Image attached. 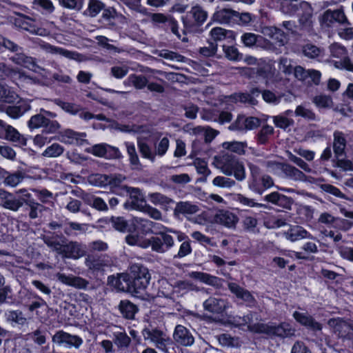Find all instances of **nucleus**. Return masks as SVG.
<instances>
[{
	"instance_id": "63",
	"label": "nucleus",
	"mask_w": 353,
	"mask_h": 353,
	"mask_svg": "<svg viewBox=\"0 0 353 353\" xmlns=\"http://www.w3.org/2000/svg\"><path fill=\"white\" fill-rule=\"evenodd\" d=\"M85 265L90 270L93 271H99L104 266L103 261L100 259H95L91 256H88L85 259Z\"/></svg>"
},
{
	"instance_id": "1",
	"label": "nucleus",
	"mask_w": 353,
	"mask_h": 353,
	"mask_svg": "<svg viewBox=\"0 0 353 353\" xmlns=\"http://www.w3.org/2000/svg\"><path fill=\"white\" fill-rule=\"evenodd\" d=\"M252 314H248L243 317L236 316L232 321L236 326L247 325L248 329L255 333H265L281 338L290 337L294 335L295 329L289 323H282L278 325L264 323L252 324Z\"/></svg>"
},
{
	"instance_id": "47",
	"label": "nucleus",
	"mask_w": 353,
	"mask_h": 353,
	"mask_svg": "<svg viewBox=\"0 0 353 353\" xmlns=\"http://www.w3.org/2000/svg\"><path fill=\"white\" fill-rule=\"evenodd\" d=\"M24 203L29 208V217L32 219L38 218L45 208L43 205L36 202L34 199H24Z\"/></svg>"
},
{
	"instance_id": "17",
	"label": "nucleus",
	"mask_w": 353,
	"mask_h": 353,
	"mask_svg": "<svg viewBox=\"0 0 353 353\" xmlns=\"http://www.w3.org/2000/svg\"><path fill=\"white\" fill-rule=\"evenodd\" d=\"M200 211L199 205L191 201H179L176 203L174 210V214L176 216L181 215L185 216L187 219L191 220L193 215Z\"/></svg>"
},
{
	"instance_id": "60",
	"label": "nucleus",
	"mask_w": 353,
	"mask_h": 353,
	"mask_svg": "<svg viewBox=\"0 0 353 353\" xmlns=\"http://www.w3.org/2000/svg\"><path fill=\"white\" fill-rule=\"evenodd\" d=\"M16 23L21 28L30 33L32 32L34 27L35 26L33 20L22 14L19 15V18L16 21Z\"/></svg>"
},
{
	"instance_id": "42",
	"label": "nucleus",
	"mask_w": 353,
	"mask_h": 353,
	"mask_svg": "<svg viewBox=\"0 0 353 353\" xmlns=\"http://www.w3.org/2000/svg\"><path fill=\"white\" fill-rule=\"evenodd\" d=\"M283 176L287 177L294 181H305V175L303 172L297 169L296 168L288 164H285Z\"/></svg>"
},
{
	"instance_id": "24",
	"label": "nucleus",
	"mask_w": 353,
	"mask_h": 353,
	"mask_svg": "<svg viewBox=\"0 0 353 353\" xmlns=\"http://www.w3.org/2000/svg\"><path fill=\"white\" fill-rule=\"evenodd\" d=\"M63 258L78 259L85 254V247L77 242L71 241L65 244L63 248Z\"/></svg>"
},
{
	"instance_id": "45",
	"label": "nucleus",
	"mask_w": 353,
	"mask_h": 353,
	"mask_svg": "<svg viewBox=\"0 0 353 353\" xmlns=\"http://www.w3.org/2000/svg\"><path fill=\"white\" fill-rule=\"evenodd\" d=\"M234 200L246 207L268 208L265 204L257 203L254 199L248 198L242 194H236Z\"/></svg>"
},
{
	"instance_id": "55",
	"label": "nucleus",
	"mask_w": 353,
	"mask_h": 353,
	"mask_svg": "<svg viewBox=\"0 0 353 353\" xmlns=\"http://www.w3.org/2000/svg\"><path fill=\"white\" fill-rule=\"evenodd\" d=\"M303 54L310 59H315L322 55L323 50L317 46L308 43L303 47Z\"/></svg>"
},
{
	"instance_id": "9",
	"label": "nucleus",
	"mask_w": 353,
	"mask_h": 353,
	"mask_svg": "<svg viewBox=\"0 0 353 353\" xmlns=\"http://www.w3.org/2000/svg\"><path fill=\"white\" fill-rule=\"evenodd\" d=\"M33 42L34 43H35V45L39 46L41 50H43L46 52L50 53L52 54L60 55L66 59L78 61L81 59V54H79L77 52L68 50L61 47L52 46L50 43H46L42 41L41 39L37 38L34 39Z\"/></svg>"
},
{
	"instance_id": "31",
	"label": "nucleus",
	"mask_w": 353,
	"mask_h": 353,
	"mask_svg": "<svg viewBox=\"0 0 353 353\" xmlns=\"http://www.w3.org/2000/svg\"><path fill=\"white\" fill-rule=\"evenodd\" d=\"M239 13L230 9H221L216 12L212 16L214 21L222 23L227 24L232 22L235 18H237Z\"/></svg>"
},
{
	"instance_id": "61",
	"label": "nucleus",
	"mask_w": 353,
	"mask_h": 353,
	"mask_svg": "<svg viewBox=\"0 0 353 353\" xmlns=\"http://www.w3.org/2000/svg\"><path fill=\"white\" fill-rule=\"evenodd\" d=\"M110 223L116 230L121 232H125L126 231L128 223L123 217L112 216L110 220Z\"/></svg>"
},
{
	"instance_id": "57",
	"label": "nucleus",
	"mask_w": 353,
	"mask_h": 353,
	"mask_svg": "<svg viewBox=\"0 0 353 353\" xmlns=\"http://www.w3.org/2000/svg\"><path fill=\"white\" fill-rule=\"evenodd\" d=\"M212 184L213 185L219 188L230 189L234 187L236 183L233 179L230 178L223 176H218L213 179Z\"/></svg>"
},
{
	"instance_id": "29",
	"label": "nucleus",
	"mask_w": 353,
	"mask_h": 353,
	"mask_svg": "<svg viewBox=\"0 0 353 353\" xmlns=\"http://www.w3.org/2000/svg\"><path fill=\"white\" fill-rule=\"evenodd\" d=\"M190 278L199 281L200 282L212 285L213 287H219L221 284V279L212 276L210 274L201 272H191L188 273Z\"/></svg>"
},
{
	"instance_id": "50",
	"label": "nucleus",
	"mask_w": 353,
	"mask_h": 353,
	"mask_svg": "<svg viewBox=\"0 0 353 353\" xmlns=\"http://www.w3.org/2000/svg\"><path fill=\"white\" fill-rule=\"evenodd\" d=\"M0 73L2 76L10 77L13 79H26V77L20 70L11 68L3 63H0Z\"/></svg>"
},
{
	"instance_id": "28",
	"label": "nucleus",
	"mask_w": 353,
	"mask_h": 353,
	"mask_svg": "<svg viewBox=\"0 0 353 353\" xmlns=\"http://www.w3.org/2000/svg\"><path fill=\"white\" fill-rule=\"evenodd\" d=\"M85 134L83 132L66 130L61 134L59 140L65 144L81 145L85 141Z\"/></svg>"
},
{
	"instance_id": "13",
	"label": "nucleus",
	"mask_w": 353,
	"mask_h": 353,
	"mask_svg": "<svg viewBox=\"0 0 353 353\" xmlns=\"http://www.w3.org/2000/svg\"><path fill=\"white\" fill-rule=\"evenodd\" d=\"M204 310L213 314H222L231 307L227 299L210 296L203 303Z\"/></svg>"
},
{
	"instance_id": "62",
	"label": "nucleus",
	"mask_w": 353,
	"mask_h": 353,
	"mask_svg": "<svg viewBox=\"0 0 353 353\" xmlns=\"http://www.w3.org/2000/svg\"><path fill=\"white\" fill-rule=\"evenodd\" d=\"M302 6L305 9V13L301 17L300 23L304 26H310L312 23V9L306 2H303Z\"/></svg>"
},
{
	"instance_id": "34",
	"label": "nucleus",
	"mask_w": 353,
	"mask_h": 353,
	"mask_svg": "<svg viewBox=\"0 0 353 353\" xmlns=\"http://www.w3.org/2000/svg\"><path fill=\"white\" fill-rule=\"evenodd\" d=\"M137 146L143 158L147 159L151 162H154L155 161V152L152 151V148L145 141V138L141 134L137 137Z\"/></svg>"
},
{
	"instance_id": "27",
	"label": "nucleus",
	"mask_w": 353,
	"mask_h": 353,
	"mask_svg": "<svg viewBox=\"0 0 353 353\" xmlns=\"http://www.w3.org/2000/svg\"><path fill=\"white\" fill-rule=\"evenodd\" d=\"M228 286L232 294H234L238 299L245 302L248 306H253L254 305L255 299L248 290L241 288L235 283H229Z\"/></svg>"
},
{
	"instance_id": "10",
	"label": "nucleus",
	"mask_w": 353,
	"mask_h": 353,
	"mask_svg": "<svg viewBox=\"0 0 353 353\" xmlns=\"http://www.w3.org/2000/svg\"><path fill=\"white\" fill-rule=\"evenodd\" d=\"M261 124L260 120L254 117H246L239 115L237 119L228 127L230 131H234L239 134H244L248 130H252Z\"/></svg>"
},
{
	"instance_id": "35",
	"label": "nucleus",
	"mask_w": 353,
	"mask_h": 353,
	"mask_svg": "<svg viewBox=\"0 0 353 353\" xmlns=\"http://www.w3.org/2000/svg\"><path fill=\"white\" fill-rule=\"evenodd\" d=\"M112 339L114 345L119 350L128 349L132 342L131 338L125 331L114 332L112 334Z\"/></svg>"
},
{
	"instance_id": "25",
	"label": "nucleus",
	"mask_w": 353,
	"mask_h": 353,
	"mask_svg": "<svg viewBox=\"0 0 353 353\" xmlns=\"http://www.w3.org/2000/svg\"><path fill=\"white\" fill-rule=\"evenodd\" d=\"M264 201L287 210H290L293 203L292 199L277 192H272L265 195Z\"/></svg>"
},
{
	"instance_id": "41",
	"label": "nucleus",
	"mask_w": 353,
	"mask_h": 353,
	"mask_svg": "<svg viewBox=\"0 0 353 353\" xmlns=\"http://www.w3.org/2000/svg\"><path fill=\"white\" fill-rule=\"evenodd\" d=\"M132 224L134 228L140 231L142 234H150L152 226V221L141 217H134L132 220Z\"/></svg>"
},
{
	"instance_id": "6",
	"label": "nucleus",
	"mask_w": 353,
	"mask_h": 353,
	"mask_svg": "<svg viewBox=\"0 0 353 353\" xmlns=\"http://www.w3.org/2000/svg\"><path fill=\"white\" fill-rule=\"evenodd\" d=\"M41 112H43L51 117H55L54 113L41 109V113L32 116L28 120L27 125L29 129L32 131L34 130L43 128V130L42 132L48 133L57 132L61 127L60 124L57 121L49 119L45 115L41 114Z\"/></svg>"
},
{
	"instance_id": "39",
	"label": "nucleus",
	"mask_w": 353,
	"mask_h": 353,
	"mask_svg": "<svg viewBox=\"0 0 353 353\" xmlns=\"http://www.w3.org/2000/svg\"><path fill=\"white\" fill-rule=\"evenodd\" d=\"M108 151H113L115 156L120 154L118 148L104 143L94 145L90 150L92 154L99 157H106Z\"/></svg>"
},
{
	"instance_id": "30",
	"label": "nucleus",
	"mask_w": 353,
	"mask_h": 353,
	"mask_svg": "<svg viewBox=\"0 0 353 353\" xmlns=\"http://www.w3.org/2000/svg\"><path fill=\"white\" fill-rule=\"evenodd\" d=\"M293 317L300 324L312 330H321L322 328L321 325L307 313L296 311L293 314Z\"/></svg>"
},
{
	"instance_id": "22",
	"label": "nucleus",
	"mask_w": 353,
	"mask_h": 353,
	"mask_svg": "<svg viewBox=\"0 0 353 353\" xmlns=\"http://www.w3.org/2000/svg\"><path fill=\"white\" fill-rule=\"evenodd\" d=\"M173 338L177 343L183 346H190L194 341L191 332L181 325H178L175 327Z\"/></svg>"
},
{
	"instance_id": "3",
	"label": "nucleus",
	"mask_w": 353,
	"mask_h": 353,
	"mask_svg": "<svg viewBox=\"0 0 353 353\" xmlns=\"http://www.w3.org/2000/svg\"><path fill=\"white\" fill-rule=\"evenodd\" d=\"M130 293L134 296L145 299L144 292L148 288L151 276L147 268L139 263L130 265Z\"/></svg>"
},
{
	"instance_id": "5",
	"label": "nucleus",
	"mask_w": 353,
	"mask_h": 353,
	"mask_svg": "<svg viewBox=\"0 0 353 353\" xmlns=\"http://www.w3.org/2000/svg\"><path fill=\"white\" fill-rule=\"evenodd\" d=\"M250 176L248 181V187L250 191L262 194L266 190L274 186L272 178L262 174L257 166L250 165Z\"/></svg>"
},
{
	"instance_id": "53",
	"label": "nucleus",
	"mask_w": 353,
	"mask_h": 353,
	"mask_svg": "<svg viewBox=\"0 0 353 353\" xmlns=\"http://www.w3.org/2000/svg\"><path fill=\"white\" fill-rule=\"evenodd\" d=\"M18 99V96L10 90V89L3 85L0 84V100L6 103H11Z\"/></svg>"
},
{
	"instance_id": "64",
	"label": "nucleus",
	"mask_w": 353,
	"mask_h": 353,
	"mask_svg": "<svg viewBox=\"0 0 353 353\" xmlns=\"http://www.w3.org/2000/svg\"><path fill=\"white\" fill-rule=\"evenodd\" d=\"M285 164L275 161H269L266 162V168L268 172L283 176V170Z\"/></svg>"
},
{
	"instance_id": "7",
	"label": "nucleus",
	"mask_w": 353,
	"mask_h": 353,
	"mask_svg": "<svg viewBox=\"0 0 353 353\" xmlns=\"http://www.w3.org/2000/svg\"><path fill=\"white\" fill-rule=\"evenodd\" d=\"M330 56L339 60L333 61L335 68L353 72V62L347 57V49L339 43H333L329 46Z\"/></svg>"
},
{
	"instance_id": "54",
	"label": "nucleus",
	"mask_w": 353,
	"mask_h": 353,
	"mask_svg": "<svg viewBox=\"0 0 353 353\" xmlns=\"http://www.w3.org/2000/svg\"><path fill=\"white\" fill-rule=\"evenodd\" d=\"M129 83L132 84L137 89H143L148 84L147 79L143 75L131 74L125 83Z\"/></svg>"
},
{
	"instance_id": "56",
	"label": "nucleus",
	"mask_w": 353,
	"mask_h": 353,
	"mask_svg": "<svg viewBox=\"0 0 353 353\" xmlns=\"http://www.w3.org/2000/svg\"><path fill=\"white\" fill-rule=\"evenodd\" d=\"M313 102L318 108H330L333 105L332 97L325 94L316 96Z\"/></svg>"
},
{
	"instance_id": "15",
	"label": "nucleus",
	"mask_w": 353,
	"mask_h": 353,
	"mask_svg": "<svg viewBox=\"0 0 353 353\" xmlns=\"http://www.w3.org/2000/svg\"><path fill=\"white\" fill-rule=\"evenodd\" d=\"M328 325L339 336L349 339L353 338L350 333L351 330L353 331V323L347 322L341 318H334L328 321Z\"/></svg>"
},
{
	"instance_id": "37",
	"label": "nucleus",
	"mask_w": 353,
	"mask_h": 353,
	"mask_svg": "<svg viewBox=\"0 0 353 353\" xmlns=\"http://www.w3.org/2000/svg\"><path fill=\"white\" fill-rule=\"evenodd\" d=\"M261 32L263 35L278 42L279 45L284 44L285 36L281 30L275 27L265 26L262 28Z\"/></svg>"
},
{
	"instance_id": "18",
	"label": "nucleus",
	"mask_w": 353,
	"mask_h": 353,
	"mask_svg": "<svg viewBox=\"0 0 353 353\" xmlns=\"http://www.w3.org/2000/svg\"><path fill=\"white\" fill-rule=\"evenodd\" d=\"M56 277L60 283L80 290H85L89 285V281L86 279L72 274L67 275L58 272L56 274Z\"/></svg>"
},
{
	"instance_id": "8",
	"label": "nucleus",
	"mask_w": 353,
	"mask_h": 353,
	"mask_svg": "<svg viewBox=\"0 0 353 353\" xmlns=\"http://www.w3.org/2000/svg\"><path fill=\"white\" fill-rule=\"evenodd\" d=\"M142 334L145 341H149L157 348L164 352H168V347L172 345V339L163 330L157 328H145Z\"/></svg>"
},
{
	"instance_id": "4",
	"label": "nucleus",
	"mask_w": 353,
	"mask_h": 353,
	"mask_svg": "<svg viewBox=\"0 0 353 353\" xmlns=\"http://www.w3.org/2000/svg\"><path fill=\"white\" fill-rule=\"evenodd\" d=\"M199 291H200V288L190 281L179 280L175 281L173 284L167 281H163L158 296L175 301L190 292Z\"/></svg>"
},
{
	"instance_id": "21",
	"label": "nucleus",
	"mask_w": 353,
	"mask_h": 353,
	"mask_svg": "<svg viewBox=\"0 0 353 353\" xmlns=\"http://www.w3.org/2000/svg\"><path fill=\"white\" fill-rule=\"evenodd\" d=\"M238 221V217L234 213L228 210H221L215 213L212 222L232 228L235 227Z\"/></svg>"
},
{
	"instance_id": "43",
	"label": "nucleus",
	"mask_w": 353,
	"mask_h": 353,
	"mask_svg": "<svg viewBox=\"0 0 353 353\" xmlns=\"http://www.w3.org/2000/svg\"><path fill=\"white\" fill-rule=\"evenodd\" d=\"M148 198L150 201L154 205H159L166 210L168 205L174 202L172 199L158 192L150 194Z\"/></svg>"
},
{
	"instance_id": "59",
	"label": "nucleus",
	"mask_w": 353,
	"mask_h": 353,
	"mask_svg": "<svg viewBox=\"0 0 353 353\" xmlns=\"http://www.w3.org/2000/svg\"><path fill=\"white\" fill-rule=\"evenodd\" d=\"M274 128L272 126L265 125L262 127L257 135V141L260 144H265L268 141L270 137L273 134Z\"/></svg>"
},
{
	"instance_id": "32",
	"label": "nucleus",
	"mask_w": 353,
	"mask_h": 353,
	"mask_svg": "<svg viewBox=\"0 0 353 353\" xmlns=\"http://www.w3.org/2000/svg\"><path fill=\"white\" fill-rule=\"evenodd\" d=\"M108 280L118 290L130 293L131 279L129 274H121L117 277L109 276Z\"/></svg>"
},
{
	"instance_id": "49",
	"label": "nucleus",
	"mask_w": 353,
	"mask_h": 353,
	"mask_svg": "<svg viewBox=\"0 0 353 353\" xmlns=\"http://www.w3.org/2000/svg\"><path fill=\"white\" fill-rule=\"evenodd\" d=\"M64 152V148L59 143H54L47 147L42 152V156L48 158H57Z\"/></svg>"
},
{
	"instance_id": "11",
	"label": "nucleus",
	"mask_w": 353,
	"mask_h": 353,
	"mask_svg": "<svg viewBox=\"0 0 353 353\" xmlns=\"http://www.w3.org/2000/svg\"><path fill=\"white\" fill-rule=\"evenodd\" d=\"M52 341L59 346L67 348L74 347L79 349L83 343L82 338L77 335H73L63 330L57 332L52 336Z\"/></svg>"
},
{
	"instance_id": "20",
	"label": "nucleus",
	"mask_w": 353,
	"mask_h": 353,
	"mask_svg": "<svg viewBox=\"0 0 353 353\" xmlns=\"http://www.w3.org/2000/svg\"><path fill=\"white\" fill-rule=\"evenodd\" d=\"M24 200L17 199L13 194L0 189V204L6 209L17 212L23 205Z\"/></svg>"
},
{
	"instance_id": "52",
	"label": "nucleus",
	"mask_w": 353,
	"mask_h": 353,
	"mask_svg": "<svg viewBox=\"0 0 353 353\" xmlns=\"http://www.w3.org/2000/svg\"><path fill=\"white\" fill-rule=\"evenodd\" d=\"M6 176H4V184L10 187H16L18 185L23 179V174L20 172L14 173H6Z\"/></svg>"
},
{
	"instance_id": "33",
	"label": "nucleus",
	"mask_w": 353,
	"mask_h": 353,
	"mask_svg": "<svg viewBox=\"0 0 353 353\" xmlns=\"http://www.w3.org/2000/svg\"><path fill=\"white\" fill-rule=\"evenodd\" d=\"M4 139L15 143L17 145L21 147L26 146L27 145V139L24 136L21 134L16 128L10 125H8Z\"/></svg>"
},
{
	"instance_id": "48",
	"label": "nucleus",
	"mask_w": 353,
	"mask_h": 353,
	"mask_svg": "<svg viewBox=\"0 0 353 353\" xmlns=\"http://www.w3.org/2000/svg\"><path fill=\"white\" fill-rule=\"evenodd\" d=\"M10 59L14 63L23 65L26 68H34L35 66L34 59L23 53H17L12 57Z\"/></svg>"
},
{
	"instance_id": "12",
	"label": "nucleus",
	"mask_w": 353,
	"mask_h": 353,
	"mask_svg": "<svg viewBox=\"0 0 353 353\" xmlns=\"http://www.w3.org/2000/svg\"><path fill=\"white\" fill-rule=\"evenodd\" d=\"M125 189L130 194V199L124 203V208L127 210L141 211L146 205L144 194L141 190L127 186Z\"/></svg>"
},
{
	"instance_id": "19",
	"label": "nucleus",
	"mask_w": 353,
	"mask_h": 353,
	"mask_svg": "<svg viewBox=\"0 0 353 353\" xmlns=\"http://www.w3.org/2000/svg\"><path fill=\"white\" fill-rule=\"evenodd\" d=\"M153 251L165 253L174 247V238L168 232L162 233L160 236H153Z\"/></svg>"
},
{
	"instance_id": "36",
	"label": "nucleus",
	"mask_w": 353,
	"mask_h": 353,
	"mask_svg": "<svg viewBox=\"0 0 353 353\" xmlns=\"http://www.w3.org/2000/svg\"><path fill=\"white\" fill-rule=\"evenodd\" d=\"M346 146V139L343 132L336 131L334 133L333 148L335 155L337 158L344 154Z\"/></svg>"
},
{
	"instance_id": "38",
	"label": "nucleus",
	"mask_w": 353,
	"mask_h": 353,
	"mask_svg": "<svg viewBox=\"0 0 353 353\" xmlns=\"http://www.w3.org/2000/svg\"><path fill=\"white\" fill-rule=\"evenodd\" d=\"M224 150L236 153L239 155H243L245 153V149L248 144L245 141H225L221 144Z\"/></svg>"
},
{
	"instance_id": "26",
	"label": "nucleus",
	"mask_w": 353,
	"mask_h": 353,
	"mask_svg": "<svg viewBox=\"0 0 353 353\" xmlns=\"http://www.w3.org/2000/svg\"><path fill=\"white\" fill-rule=\"evenodd\" d=\"M3 108L8 117L17 119L29 111L30 110V105L28 102L20 100L17 101L16 105H7Z\"/></svg>"
},
{
	"instance_id": "2",
	"label": "nucleus",
	"mask_w": 353,
	"mask_h": 353,
	"mask_svg": "<svg viewBox=\"0 0 353 353\" xmlns=\"http://www.w3.org/2000/svg\"><path fill=\"white\" fill-rule=\"evenodd\" d=\"M216 166L226 176H233L237 181H242L246 177L243 163L236 157L228 152H221L214 157Z\"/></svg>"
},
{
	"instance_id": "51",
	"label": "nucleus",
	"mask_w": 353,
	"mask_h": 353,
	"mask_svg": "<svg viewBox=\"0 0 353 353\" xmlns=\"http://www.w3.org/2000/svg\"><path fill=\"white\" fill-rule=\"evenodd\" d=\"M190 14L197 25L202 24L208 18V12L199 6L192 7Z\"/></svg>"
},
{
	"instance_id": "23",
	"label": "nucleus",
	"mask_w": 353,
	"mask_h": 353,
	"mask_svg": "<svg viewBox=\"0 0 353 353\" xmlns=\"http://www.w3.org/2000/svg\"><path fill=\"white\" fill-rule=\"evenodd\" d=\"M285 238L292 242H295L303 239H312V235L300 225H290V228L284 232Z\"/></svg>"
},
{
	"instance_id": "44",
	"label": "nucleus",
	"mask_w": 353,
	"mask_h": 353,
	"mask_svg": "<svg viewBox=\"0 0 353 353\" xmlns=\"http://www.w3.org/2000/svg\"><path fill=\"white\" fill-rule=\"evenodd\" d=\"M125 145L127 150L128 154L129 156V159L131 165L133 167L134 169H140L141 163L138 154L137 153L134 144L132 142H125Z\"/></svg>"
},
{
	"instance_id": "58",
	"label": "nucleus",
	"mask_w": 353,
	"mask_h": 353,
	"mask_svg": "<svg viewBox=\"0 0 353 353\" xmlns=\"http://www.w3.org/2000/svg\"><path fill=\"white\" fill-rule=\"evenodd\" d=\"M170 146V141L167 137H163L154 144L155 148V156H159L160 157H163L167 151L168 150Z\"/></svg>"
},
{
	"instance_id": "14",
	"label": "nucleus",
	"mask_w": 353,
	"mask_h": 353,
	"mask_svg": "<svg viewBox=\"0 0 353 353\" xmlns=\"http://www.w3.org/2000/svg\"><path fill=\"white\" fill-rule=\"evenodd\" d=\"M320 23L323 28L332 27L334 23L340 24L349 23L343 11L339 9L326 10L321 16Z\"/></svg>"
},
{
	"instance_id": "40",
	"label": "nucleus",
	"mask_w": 353,
	"mask_h": 353,
	"mask_svg": "<svg viewBox=\"0 0 353 353\" xmlns=\"http://www.w3.org/2000/svg\"><path fill=\"white\" fill-rule=\"evenodd\" d=\"M119 309L122 315L129 319H132L138 311L137 307L128 300L121 301Z\"/></svg>"
},
{
	"instance_id": "16",
	"label": "nucleus",
	"mask_w": 353,
	"mask_h": 353,
	"mask_svg": "<svg viewBox=\"0 0 353 353\" xmlns=\"http://www.w3.org/2000/svg\"><path fill=\"white\" fill-rule=\"evenodd\" d=\"M125 177L122 174H111V175H103V174H94L90 176V181L95 185L103 186L110 185L111 186H118L124 180Z\"/></svg>"
},
{
	"instance_id": "46",
	"label": "nucleus",
	"mask_w": 353,
	"mask_h": 353,
	"mask_svg": "<svg viewBox=\"0 0 353 353\" xmlns=\"http://www.w3.org/2000/svg\"><path fill=\"white\" fill-rule=\"evenodd\" d=\"M33 8L45 14L54 12V6L50 0H33Z\"/></svg>"
}]
</instances>
